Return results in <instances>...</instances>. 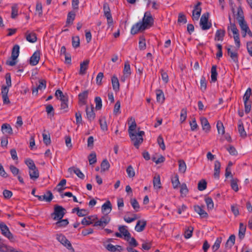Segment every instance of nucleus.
I'll list each match as a JSON object with an SVG mask.
<instances>
[{
    "instance_id": "nucleus-43",
    "label": "nucleus",
    "mask_w": 252,
    "mask_h": 252,
    "mask_svg": "<svg viewBox=\"0 0 252 252\" xmlns=\"http://www.w3.org/2000/svg\"><path fill=\"white\" fill-rule=\"evenodd\" d=\"M207 182L204 179L201 180L198 183L197 189L200 191H203L207 188Z\"/></svg>"
},
{
    "instance_id": "nucleus-1",
    "label": "nucleus",
    "mask_w": 252,
    "mask_h": 252,
    "mask_svg": "<svg viewBox=\"0 0 252 252\" xmlns=\"http://www.w3.org/2000/svg\"><path fill=\"white\" fill-rule=\"evenodd\" d=\"M154 19L150 12H146L143 18L142 21L134 25L131 29V33L135 34L140 31L145 30L148 26H151L153 24Z\"/></svg>"
},
{
    "instance_id": "nucleus-16",
    "label": "nucleus",
    "mask_w": 252,
    "mask_h": 252,
    "mask_svg": "<svg viewBox=\"0 0 252 252\" xmlns=\"http://www.w3.org/2000/svg\"><path fill=\"white\" fill-rule=\"evenodd\" d=\"M0 252H20L16 251L13 247L3 243L0 244Z\"/></svg>"
},
{
    "instance_id": "nucleus-42",
    "label": "nucleus",
    "mask_w": 252,
    "mask_h": 252,
    "mask_svg": "<svg viewBox=\"0 0 252 252\" xmlns=\"http://www.w3.org/2000/svg\"><path fill=\"white\" fill-rule=\"evenodd\" d=\"M18 7L17 4H13L11 7V17L15 19L18 15Z\"/></svg>"
},
{
    "instance_id": "nucleus-49",
    "label": "nucleus",
    "mask_w": 252,
    "mask_h": 252,
    "mask_svg": "<svg viewBox=\"0 0 252 252\" xmlns=\"http://www.w3.org/2000/svg\"><path fill=\"white\" fill-rule=\"evenodd\" d=\"M95 103V109L96 110H100L102 108V100L99 96H96L94 98Z\"/></svg>"
},
{
    "instance_id": "nucleus-34",
    "label": "nucleus",
    "mask_w": 252,
    "mask_h": 252,
    "mask_svg": "<svg viewBox=\"0 0 252 252\" xmlns=\"http://www.w3.org/2000/svg\"><path fill=\"white\" fill-rule=\"evenodd\" d=\"M211 80L212 82H216L217 80L218 73L217 72V65H214L211 68Z\"/></svg>"
},
{
    "instance_id": "nucleus-64",
    "label": "nucleus",
    "mask_w": 252,
    "mask_h": 252,
    "mask_svg": "<svg viewBox=\"0 0 252 252\" xmlns=\"http://www.w3.org/2000/svg\"><path fill=\"white\" fill-rule=\"evenodd\" d=\"M172 183L173 187L174 189L177 188L180 185L178 176L176 175L172 179Z\"/></svg>"
},
{
    "instance_id": "nucleus-47",
    "label": "nucleus",
    "mask_w": 252,
    "mask_h": 252,
    "mask_svg": "<svg viewBox=\"0 0 252 252\" xmlns=\"http://www.w3.org/2000/svg\"><path fill=\"white\" fill-rule=\"evenodd\" d=\"M25 163L28 166L29 170L35 169L36 167L33 160L28 158L25 160Z\"/></svg>"
},
{
    "instance_id": "nucleus-61",
    "label": "nucleus",
    "mask_w": 252,
    "mask_h": 252,
    "mask_svg": "<svg viewBox=\"0 0 252 252\" xmlns=\"http://www.w3.org/2000/svg\"><path fill=\"white\" fill-rule=\"evenodd\" d=\"M157 142L160 148L162 150H164L165 149V146L164 145L163 139L161 135H159L158 137Z\"/></svg>"
},
{
    "instance_id": "nucleus-21",
    "label": "nucleus",
    "mask_w": 252,
    "mask_h": 252,
    "mask_svg": "<svg viewBox=\"0 0 252 252\" xmlns=\"http://www.w3.org/2000/svg\"><path fill=\"white\" fill-rule=\"evenodd\" d=\"M225 31L224 30H218L216 31L215 36V40L216 41H222L223 39V37L225 36Z\"/></svg>"
},
{
    "instance_id": "nucleus-26",
    "label": "nucleus",
    "mask_w": 252,
    "mask_h": 252,
    "mask_svg": "<svg viewBox=\"0 0 252 252\" xmlns=\"http://www.w3.org/2000/svg\"><path fill=\"white\" fill-rule=\"evenodd\" d=\"M29 175L30 178L34 181L36 180L37 178H38L39 174V171L37 167L35 168V169L29 170Z\"/></svg>"
},
{
    "instance_id": "nucleus-4",
    "label": "nucleus",
    "mask_w": 252,
    "mask_h": 252,
    "mask_svg": "<svg viewBox=\"0 0 252 252\" xmlns=\"http://www.w3.org/2000/svg\"><path fill=\"white\" fill-rule=\"evenodd\" d=\"M20 46L18 44L14 45L12 49L11 58V61L7 60L6 62V64L13 66L16 64V59L19 55Z\"/></svg>"
},
{
    "instance_id": "nucleus-48",
    "label": "nucleus",
    "mask_w": 252,
    "mask_h": 252,
    "mask_svg": "<svg viewBox=\"0 0 252 252\" xmlns=\"http://www.w3.org/2000/svg\"><path fill=\"white\" fill-rule=\"evenodd\" d=\"M72 44L74 48H76L80 46V39L78 36L72 37Z\"/></svg>"
},
{
    "instance_id": "nucleus-12",
    "label": "nucleus",
    "mask_w": 252,
    "mask_h": 252,
    "mask_svg": "<svg viewBox=\"0 0 252 252\" xmlns=\"http://www.w3.org/2000/svg\"><path fill=\"white\" fill-rule=\"evenodd\" d=\"M86 112L87 118L89 121L91 122L94 120L95 117V114L94 112V108L93 105H92L91 108H89V106L87 105L86 107Z\"/></svg>"
},
{
    "instance_id": "nucleus-37",
    "label": "nucleus",
    "mask_w": 252,
    "mask_h": 252,
    "mask_svg": "<svg viewBox=\"0 0 252 252\" xmlns=\"http://www.w3.org/2000/svg\"><path fill=\"white\" fill-rule=\"evenodd\" d=\"M156 94L157 101L162 103L164 101V95L162 91L160 90H157Z\"/></svg>"
},
{
    "instance_id": "nucleus-32",
    "label": "nucleus",
    "mask_w": 252,
    "mask_h": 252,
    "mask_svg": "<svg viewBox=\"0 0 252 252\" xmlns=\"http://www.w3.org/2000/svg\"><path fill=\"white\" fill-rule=\"evenodd\" d=\"M123 73L126 77H128L130 75L131 72L130 70V66L129 63L128 61H126L125 63L124 69Z\"/></svg>"
},
{
    "instance_id": "nucleus-22",
    "label": "nucleus",
    "mask_w": 252,
    "mask_h": 252,
    "mask_svg": "<svg viewBox=\"0 0 252 252\" xmlns=\"http://www.w3.org/2000/svg\"><path fill=\"white\" fill-rule=\"evenodd\" d=\"M106 248L108 251L111 252H121L123 250L122 246L120 245L114 246L111 244H108Z\"/></svg>"
},
{
    "instance_id": "nucleus-10",
    "label": "nucleus",
    "mask_w": 252,
    "mask_h": 252,
    "mask_svg": "<svg viewBox=\"0 0 252 252\" xmlns=\"http://www.w3.org/2000/svg\"><path fill=\"white\" fill-rule=\"evenodd\" d=\"M201 4V2L198 1L197 4L194 6V9L192 11V19L193 20H198L201 12V8L200 7V5Z\"/></svg>"
},
{
    "instance_id": "nucleus-20",
    "label": "nucleus",
    "mask_w": 252,
    "mask_h": 252,
    "mask_svg": "<svg viewBox=\"0 0 252 252\" xmlns=\"http://www.w3.org/2000/svg\"><path fill=\"white\" fill-rule=\"evenodd\" d=\"M89 63V60H86L80 63V68L79 74L81 75H84L86 73V70L88 69V65Z\"/></svg>"
},
{
    "instance_id": "nucleus-39",
    "label": "nucleus",
    "mask_w": 252,
    "mask_h": 252,
    "mask_svg": "<svg viewBox=\"0 0 252 252\" xmlns=\"http://www.w3.org/2000/svg\"><path fill=\"white\" fill-rule=\"evenodd\" d=\"M235 236L234 234H232L230 236L229 238L227 240L225 246L226 247H229V248H231L235 244Z\"/></svg>"
},
{
    "instance_id": "nucleus-55",
    "label": "nucleus",
    "mask_w": 252,
    "mask_h": 252,
    "mask_svg": "<svg viewBox=\"0 0 252 252\" xmlns=\"http://www.w3.org/2000/svg\"><path fill=\"white\" fill-rule=\"evenodd\" d=\"M221 242V238L218 237L217 239L216 242H215V244L212 246V250L214 251H216L217 250H218L219 249Z\"/></svg>"
},
{
    "instance_id": "nucleus-35",
    "label": "nucleus",
    "mask_w": 252,
    "mask_h": 252,
    "mask_svg": "<svg viewBox=\"0 0 252 252\" xmlns=\"http://www.w3.org/2000/svg\"><path fill=\"white\" fill-rule=\"evenodd\" d=\"M57 221L55 223V225L58 227H65L68 225L69 222L67 219L57 220Z\"/></svg>"
},
{
    "instance_id": "nucleus-56",
    "label": "nucleus",
    "mask_w": 252,
    "mask_h": 252,
    "mask_svg": "<svg viewBox=\"0 0 252 252\" xmlns=\"http://www.w3.org/2000/svg\"><path fill=\"white\" fill-rule=\"evenodd\" d=\"M88 159L90 164L95 163L96 162V157L95 153L94 152L91 153L88 157Z\"/></svg>"
},
{
    "instance_id": "nucleus-44",
    "label": "nucleus",
    "mask_w": 252,
    "mask_h": 252,
    "mask_svg": "<svg viewBox=\"0 0 252 252\" xmlns=\"http://www.w3.org/2000/svg\"><path fill=\"white\" fill-rule=\"evenodd\" d=\"M238 181L239 180L237 178H232L231 180V187L232 189H233L235 191H238L239 190V188L237 184Z\"/></svg>"
},
{
    "instance_id": "nucleus-46",
    "label": "nucleus",
    "mask_w": 252,
    "mask_h": 252,
    "mask_svg": "<svg viewBox=\"0 0 252 252\" xmlns=\"http://www.w3.org/2000/svg\"><path fill=\"white\" fill-rule=\"evenodd\" d=\"M130 203L135 211L136 212H138L140 209V206L136 199L135 198L131 199L130 200Z\"/></svg>"
},
{
    "instance_id": "nucleus-5",
    "label": "nucleus",
    "mask_w": 252,
    "mask_h": 252,
    "mask_svg": "<svg viewBox=\"0 0 252 252\" xmlns=\"http://www.w3.org/2000/svg\"><path fill=\"white\" fill-rule=\"evenodd\" d=\"M56 236L57 240L67 249L71 251L72 252H75V250L72 247L70 242L66 239L64 235L62 234H57Z\"/></svg>"
},
{
    "instance_id": "nucleus-18",
    "label": "nucleus",
    "mask_w": 252,
    "mask_h": 252,
    "mask_svg": "<svg viewBox=\"0 0 252 252\" xmlns=\"http://www.w3.org/2000/svg\"><path fill=\"white\" fill-rule=\"evenodd\" d=\"M238 129L240 136L243 138L246 137L247 133L245 131L243 124L241 120H239L238 121Z\"/></svg>"
},
{
    "instance_id": "nucleus-58",
    "label": "nucleus",
    "mask_w": 252,
    "mask_h": 252,
    "mask_svg": "<svg viewBox=\"0 0 252 252\" xmlns=\"http://www.w3.org/2000/svg\"><path fill=\"white\" fill-rule=\"evenodd\" d=\"M187 109L186 108H183L181 110V115H180V121L181 123H183L186 120L187 118Z\"/></svg>"
},
{
    "instance_id": "nucleus-27",
    "label": "nucleus",
    "mask_w": 252,
    "mask_h": 252,
    "mask_svg": "<svg viewBox=\"0 0 252 252\" xmlns=\"http://www.w3.org/2000/svg\"><path fill=\"white\" fill-rule=\"evenodd\" d=\"M75 12L73 11H70L68 13L66 22V26L73 23L75 18Z\"/></svg>"
},
{
    "instance_id": "nucleus-38",
    "label": "nucleus",
    "mask_w": 252,
    "mask_h": 252,
    "mask_svg": "<svg viewBox=\"0 0 252 252\" xmlns=\"http://www.w3.org/2000/svg\"><path fill=\"white\" fill-rule=\"evenodd\" d=\"M46 194H46L42 195V201L45 200L47 202H50L53 198V194L50 190H48Z\"/></svg>"
},
{
    "instance_id": "nucleus-24",
    "label": "nucleus",
    "mask_w": 252,
    "mask_h": 252,
    "mask_svg": "<svg viewBox=\"0 0 252 252\" xmlns=\"http://www.w3.org/2000/svg\"><path fill=\"white\" fill-rule=\"evenodd\" d=\"M146 225V221L145 220H139L135 227V229L137 232L142 231Z\"/></svg>"
},
{
    "instance_id": "nucleus-3",
    "label": "nucleus",
    "mask_w": 252,
    "mask_h": 252,
    "mask_svg": "<svg viewBox=\"0 0 252 252\" xmlns=\"http://www.w3.org/2000/svg\"><path fill=\"white\" fill-rule=\"evenodd\" d=\"M65 214V209L62 206L55 205L54 208V212L51 214L52 219L56 220L63 219Z\"/></svg>"
},
{
    "instance_id": "nucleus-2",
    "label": "nucleus",
    "mask_w": 252,
    "mask_h": 252,
    "mask_svg": "<svg viewBox=\"0 0 252 252\" xmlns=\"http://www.w3.org/2000/svg\"><path fill=\"white\" fill-rule=\"evenodd\" d=\"M129 122H131V123L128 127V131L129 135L131 141H133L134 146L138 149L139 145L143 142V139L141 137H137V135L133 132L136 127L135 119L133 117H130L129 119L128 123Z\"/></svg>"
},
{
    "instance_id": "nucleus-23",
    "label": "nucleus",
    "mask_w": 252,
    "mask_h": 252,
    "mask_svg": "<svg viewBox=\"0 0 252 252\" xmlns=\"http://www.w3.org/2000/svg\"><path fill=\"white\" fill-rule=\"evenodd\" d=\"M220 168V163L218 160L215 162L214 177L216 179H219Z\"/></svg>"
},
{
    "instance_id": "nucleus-9",
    "label": "nucleus",
    "mask_w": 252,
    "mask_h": 252,
    "mask_svg": "<svg viewBox=\"0 0 252 252\" xmlns=\"http://www.w3.org/2000/svg\"><path fill=\"white\" fill-rule=\"evenodd\" d=\"M40 51L37 50L32 54L30 59V64L32 65H36L40 59Z\"/></svg>"
},
{
    "instance_id": "nucleus-13",
    "label": "nucleus",
    "mask_w": 252,
    "mask_h": 252,
    "mask_svg": "<svg viewBox=\"0 0 252 252\" xmlns=\"http://www.w3.org/2000/svg\"><path fill=\"white\" fill-rule=\"evenodd\" d=\"M237 20L241 30L247 32L249 28L245 21L244 16L237 17Z\"/></svg>"
},
{
    "instance_id": "nucleus-40",
    "label": "nucleus",
    "mask_w": 252,
    "mask_h": 252,
    "mask_svg": "<svg viewBox=\"0 0 252 252\" xmlns=\"http://www.w3.org/2000/svg\"><path fill=\"white\" fill-rule=\"evenodd\" d=\"M101 172L108 170L110 167V164L106 159H103L101 163Z\"/></svg>"
},
{
    "instance_id": "nucleus-52",
    "label": "nucleus",
    "mask_w": 252,
    "mask_h": 252,
    "mask_svg": "<svg viewBox=\"0 0 252 252\" xmlns=\"http://www.w3.org/2000/svg\"><path fill=\"white\" fill-rule=\"evenodd\" d=\"M126 171L129 177L132 178L134 177L135 171L131 165H130L128 166V167L126 168Z\"/></svg>"
},
{
    "instance_id": "nucleus-14",
    "label": "nucleus",
    "mask_w": 252,
    "mask_h": 252,
    "mask_svg": "<svg viewBox=\"0 0 252 252\" xmlns=\"http://www.w3.org/2000/svg\"><path fill=\"white\" fill-rule=\"evenodd\" d=\"M232 46H229V47H226V49L227 51V54L231 58V59L233 60V61L237 63L238 62V55L236 52H233L231 51L230 47Z\"/></svg>"
},
{
    "instance_id": "nucleus-36",
    "label": "nucleus",
    "mask_w": 252,
    "mask_h": 252,
    "mask_svg": "<svg viewBox=\"0 0 252 252\" xmlns=\"http://www.w3.org/2000/svg\"><path fill=\"white\" fill-rule=\"evenodd\" d=\"M179 162V171L182 173H185L186 169L187 166L185 162L183 159H180L178 161Z\"/></svg>"
},
{
    "instance_id": "nucleus-53",
    "label": "nucleus",
    "mask_w": 252,
    "mask_h": 252,
    "mask_svg": "<svg viewBox=\"0 0 252 252\" xmlns=\"http://www.w3.org/2000/svg\"><path fill=\"white\" fill-rule=\"evenodd\" d=\"M217 127L219 134H223L225 132L224 127L223 124L220 122H218L217 124Z\"/></svg>"
},
{
    "instance_id": "nucleus-62",
    "label": "nucleus",
    "mask_w": 252,
    "mask_h": 252,
    "mask_svg": "<svg viewBox=\"0 0 252 252\" xmlns=\"http://www.w3.org/2000/svg\"><path fill=\"white\" fill-rule=\"evenodd\" d=\"M99 124L101 129L103 131H106L108 129L107 125L105 119H101L99 120Z\"/></svg>"
},
{
    "instance_id": "nucleus-54",
    "label": "nucleus",
    "mask_w": 252,
    "mask_h": 252,
    "mask_svg": "<svg viewBox=\"0 0 252 252\" xmlns=\"http://www.w3.org/2000/svg\"><path fill=\"white\" fill-rule=\"evenodd\" d=\"M145 39L143 36L140 37V41L139 42V48L140 50H143L146 49Z\"/></svg>"
},
{
    "instance_id": "nucleus-59",
    "label": "nucleus",
    "mask_w": 252,
    "mask_h": 252,
    "mask_svg": "<svg viewBox=\"0 0 252 252\" xmlns=\"http://www.w3.org/2000/svg\"><path fill=\"white\" fill-rule=\"evenodd\" d=\"M121 107V102L120 100L117 101L115 104L113 113L114 114L117 115L118 114L120 113V109Z\"/></svg>"
},
{
    "instance_id": "nucleus-31",
    "label": "nucleus",
    "mask_w": 252,
    "mask_h": 252,
    "mask_svg": "<svg viewBox=\"0 0 252 252\" xmlns=\"http://www.w3.org/2000/svg\"><path fill=\"white\" fill-rule=\"evenodd\" d=\"M230 30L232 32L233 35L239 34V30L237 29L236 26L234 23L230 22V26H228V32H229Z\"/></svg>"
},
{
    "instance_id": "nucleus-8",
    "label": "nucleus",
    "mask_w": 252,
    "mask_h": 252,
    "mask_svg": "<svg viewBox=\"0 0 252 252\" xmlns=\"http://www.w3.org/2000/svg\"><path fill=\"white\" fill-rule=\"evenodd\" d=\"M88 94L89 91L87 90L78 94V104L80 106L86 104Z\"/></svg>"
},
{
    "instance_id": "nucleus-30",
    "label": "nucleus",
    "mask_w": 252,
    "mask_h": 252,
    "mask_svg": "<svg viewBox=\"0 0 252 252\" xmlns=\"http://www.w3.org/2000/svg\"><path fill=\"white\" fill-rule=\"evenodd\" d=\"M68 170L70 172L73 171L79 178L81 179H84L85 178L84 174L81 171V170L79 168L72 167L69 168L68 169Z\"/></svg>"
},
{
    "instance_id": "nucleus-11",
    "label": "nucleus",
    "mask_w": 252,
    "mask_h": 252,
    "mask_svg": "<svg viewBox=\"0 0 252 252\" xmlns=\"http://www.w3.org/2000/svg\"><path fill=\"white\" fill-rule=\"evenodd\" d=\"M204 206H199L194 205V211L198 214L200 217L202 218H207L208 217V215L207 212L204 210Z\"/></svg>"
},
{
    "instance_id": "nucleus-17",
    "label": "nucleus",
    "mask_w": 252,
    "mask_h": 252,
    "mask_svg": "<svg viewBox=\"0 0 252 252\" xmlns=\"http://www.w3.org/2000/svg\"><path fill=\"white\" fill-rule=\"evenodd\" d=\"M113 89L117 92L120 90V84L117 77L113 75L111 78Z\"/></svg>"
},
{
    "instance_id": "nucleus-19",
    "label": "nucleus",
    "mask_w": 252,
    "mask_h": 252,
    "mask_svg": "<svg viewBox=\"0 0 252 252\" xmlns=\"http://www.w3.org/2000/svg\"><path fill=\"white\" fill-rule=\"evenodd\" d=\"M1 131L3 133H7L9 135L13 134V130L11 126L8 124L5 123L1 126Z\"/></svg>"
},
{
    "instance_id": "nucleus-60",
    "label": "nucleus",
    "mask_w": 252,
    "mask_h": 252,
    "mask_svg": "<svg viewBox=\"0 0 252 252\" xmlns=\"http://www.w3.org/2000/svg\"><path fill=\"white\" fill-rule=\"evenodd\" d=\"M42 136L44 143L47 146L50 145L51 144V139L50 135H47L45 133H43Z\"/></svg>"
},
{
    "instance_id": "nucleus-41",
    "label": "nucleus",
    "mask_w": 252,
    "mask_h": 252,
    "mask_svg": "<svg viewBox=\"0 0 252 252\" xmlns=\"http://www.w3.org/2000/svg\"><path fill=\"white\" fill-rule=\"evenodd\" d=\"M205 201L208 210H212L214 208V202L211 197H206Z\"/></svg>"
},
{
    "instance_id": "nucleus-33",
    "label": "nucleus",
    "mask_w": 252,
    "mask_h": 252,
    "mask_svg": "<svg viewBox=\"0 0 252 252\" xmlns=\"http://www.w3.org/2000/svg\"><path fill=\"white\" fill-rule=\"evenodd\" d=\"M126 227V226L124 225L120 226L119 227V230L125 237H127L128 239H129L130 238L131 235Z\"/></svg>"
},
{
    "instance_id": "nucleus-15",
    "label": "nucleus",
    "mask_w": 252,
    "mask_h": 252,
    "mask_svg": "<svg viewBox=\"0 0 252 252\" xmlns=\"http://www.w3.org/2000/svg\"><path fill=\"white\" fill-rule=\"evenodd\" d=\"M200 121L202 128L206 132H209L211 128V126L208 120L205 117H201Z\"/></svg>"
},
{
    "instance_id": "nucleus-25",
    "label": "nucleus",
    "mask_w": 252,
    "mask_h": 252,
    "mask_svg": "<svg viewBox=\"0 0 252 252\" xmlns=\"http://www.w3.org/2000/svg\"><path fill=\"white\" fill-rule=\"evenodd\" d=\"M246 230V226L243 223L240 222L239 224V233L238 236L240 239H243L245 235Z\"/></svg>"
},
{
    "instance_id": "nucleus-51",
    "label": "nucleus",
    "mask_w": 252,
    "mask_h": 252,
    "mask_svg": "<svg viewBox=\"0 0 252 252\" xmlns=\"http://www.w3.org/2000/svg\"><path fill=\"white\" fill-rule=\"evenodd\" d=\"M112 205L109 200H107L105 203H104L101 207V209L102 211H105L107 209L109 210V213L112 210Z\"/></svg>"
},
{
    "instance_id": "nucleus-6",
    "label": "nucleus",
    "mask_w": 252,
    "mask_h": 252,
    "mask_svg": "<svg viewBox=\"0 0 252 252\" xmlns=\"http://www.w3.org/2000/svg\"><path fill=\"white\" fill-rule=\"evenodd\" d=\"M209 13L206 12L204 13L200 19V25L202 30H207L209 29L212 26V23L208 22Z\"/></svg>"
},
{
    "instance_id": "nucleus-29",
    "label": "nucleus",
    "mask_w": 252,
    "mask_h": 252,
    "mask_svg": "<svg viewBox=\"0 0 252 252\" xmlns=\"http://www.w3.org/2000/svg\"><path fill=\"white\" fill-rule=\"evenodd\" d=\"M154 187L156 189L161 188L160 176L159 175L155 176L153 178Z\"/></svg>"
},
{
    "instance_id": "nucleus-45",
    "label": "nucleus",
    "mask_w": 252,
    "mask_h": 252,
    "mask_svg": "<svg viewBox=\"0 0 252 252\" xmlns=\"http://www.w3.org/2000/svg\"><path fill=\"white\" fill-rule=\"evenodd\" d=\"M104 15L107 19V22L108 27H110L111 26H112L113 23V20L112 17L111 12L104 13Z\"/></svg>"
},
{
    "instance_id": "nucleus-7",
    "label": "nucleus",
    "mask_w": 252,
    "mask_h": 252,
    "mask_svg": "<svg viewBox=\"0 0 252 252\" xmlns=\"http://www.w3.org/2000/svg\"><path fill=\"white\" fill-rule=\"evenodd\" d=\"M0 229L1 234L11 241H13L14 236L10 232L7 226L3 222H0Z\"/></svg>"
},
{
    "instance_id": "nucleus-50",
    "label": "nucleus",
    "mask_w": 252,
    "mask_h": 252,
    "mask_svg": "<svg viewBox=\"0 0 252 252\" xmlns=\"http://www.w3.org/2000/svg\"><path fill=\"white\" fill-rule=\"evenodd\" d=\"M193 230V228L192 226L189 227L186 230L185 232V237L186 239H189L190 238L192 235V232Z\"/></svg>"
},
{
    "instance_id": "nucleus-57",
    "label": "nucleus",
    "mask_w": 252,
    "mask_h": 252,
    "mask_svg": "<svg viewBox=\"0 0 252 252\" xmlns=\"http://www.w3.org/2000/svg\"><path fill=\"white\" fill-rule=\"evenodd\" d=\"M178 22L180 23H183L184 24H186L187 22L186 15L182 12L179 13Z\"/></svg>"
},
{
    "instance_id": "nucleus-63",
    "label": "nucleus",
    "mask_w": 252,
    "mask_h": 252,
    "mask_svg": "<svg viewBox=\"0 0 252 252\" xmlns=\"http://www.w3.org/2000/svg\"><path fill=\"white\" fill-rule=\"evenodd\" d=\"M75 118L76 124L79 126L80 124L82 123V115L80 111H78L75 113Z\"/></svg>"
},
{
    "instance_id": "nucleus-28",
    "label": "nucleus",
    "mask_w": 252,
    "mask_h": 252,
    "mask_svg": "<svg viewBox=\"0 0 252 252\" xmlns=\"http://www.w3.org/2000/svg\"><path fill=\"white\" fill-rule=\"evenodd\" d=\"M26 39L30 42L34 43L37 40L36 34L34 32L26 33Z\"/></svg>"
}]
</instances>
